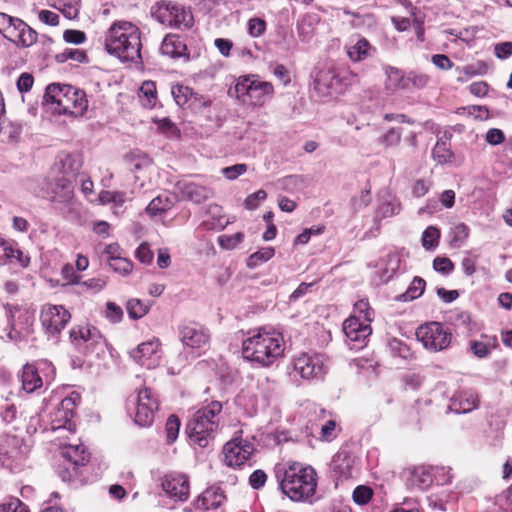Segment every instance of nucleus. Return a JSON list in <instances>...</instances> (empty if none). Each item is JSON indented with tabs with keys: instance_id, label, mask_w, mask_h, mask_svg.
<instances>
[{
	"instance_id": "nucleus-1",
	"label": "nucleus",
	"mask_w": 512,
	"mask_h": 512,
	"mask_svg": "<svg viewBox=\"0 0 512 512\" xmlns=\"http://www.w3.org/2000/svg\"><path fill=\"white\" fill-rule=\"evenodd\" d=\"M249 334L242 342V354L245 359L268 367L283 356L285 342L281 333L259 328Z\"/></svg>"
},
{
	"instance_id": "nucleus-2",
	"label": "nucleus",
	"mask_w": 512,
	"mask_h": 512,
	"mask_svg": "<svg viewBox=\"0 0 512 512\" xmlns=\"http://www.w3.org/2000/svg\"><path fill=\"white\" fill-rule=\"evenodd\" d=\"M106 51L123 62H134L141 58L139 28L128 21H116L105 34Z\"/></svg>"
},
{
	"instance_id": "nucleus-3",
	"label": "nucleus",
	"mask_w": 512,
	"mask_h": 512,
	"mask_svg": "<svg viewBox=\"0 0 512 512\" xmlns=\"http://www.w3.org/2000/svg\"><path fill=\"white\" fill-rule=\"evenodd\" d=\"M221 411V402L212 401L192 415L186 425V434L191 445L201 448L210 445L219 428V414Z\"/></svg>"
},
{
	"instance_id": "nucleus-4",
	"label": "nucleus",
	"mask_w": 512,
	"mask_h": 512,
	"mask_svg": "<svg viewBox=\"0 0 512 512\" xmlns=\"http://www.w3.org/2000/svg\"><path fill=\"white\" fill-rule=\"evenodd\" d=\"M44 103L57 114L83 116L88 109L86 93L71 85L50 84L44 94Z\"/></svg>"
},
{
	"instance_id": "nucleus-5",
	"label": "nucleus",
	"mask_w": 512,
	"mask_h": 512,
	"mask_svg": "<svg viewBox=\"0 0 512 512\" xmlns=\"http://www.w3.org/2000/svg\"><path fill=\"white\" fill-rule=\"evenodd\" d=\"M317 486L316 472L311 466L294 462L284 471L280 482L282 492L292 501H307L315 493Z\"/></svg>"
},
{
	"instance_id": "nucleus-6",
	"label": "nucleus",
	"mask_w": 512,
	"mask_h": 512,
	"mask_svg": "<svg viewBox=\"0 0 512 512\" xmlns=\"http://www.w3.org/2000/svg\"><path fill=\"white\" fill-rule=\"evenodd\" d=\"M43 196L52 202L65 216L76 212L78 203L74 195L72 179L66 176L45 179L42 187Z\"/></svg>"
},
{
	"instance_id": "nucleus-7",
	"label": "nucleus",
	"mask_w": 512,
	"mask_h": 512,
	"mask_svg": "<svg viewBox=\"0 0 512 512\" xmlns=\"http://www.w3.org/2000/svg\"><path fill=\"white\" fill-rule=\"evenodd\" d=\"M234 88L237 99L251 106L261 107L274 96L272 83L261 80L258 75L240 76Z\"/></svg>"
},
{
	"instance_id": "nucleus-8",
	"label": "nucleus",
	"mask_w": 512,
	"mask_h": 512,
	"mask_svg": "<svg viewBox=\"0 0 512 512\" xmlns=\"http://www.w3.org/2000/svg\"><path fill=\"white\" fill-rule=\"evenodd\" d=\"M153 17L171 28L189 29L193 25L192 12L185 6L170 0H161L152 7Z\"/></svg>"
},
{
	"instance_id": "nucleus-9",
	"label": "nucleus",
	"mask_w": 512,
	"mask_h": 512,
	"mask_svg": "<svg viewBox=\"0 0 512 512\" xmlns=\"http://www.w3.org/2000/svg\"><path fill=\"white\" fill-rule=\"evenodd\" d=\"M7 316L6 336L11 341H23L33 333L35 317L33 312L17 306H5Z\"/></svg>"
},
{
	"instance_id": "nucleus-10",
	"label": "nucleus",
	"mask_w": 512,
	"mask_h": 512,
	"mask_svg": "<svg viewBox=\"0 0 512 512\" xmlns=\"http://www.w3.org/2000/svg\"><path fill=\"white\" fill-rule=\"evenodd\" d=\"M294 376L303 380L322 379L328 371V359L320 353H301L292 360Z\"/></svg>"
},
{
	"instance_id": "nucleus-11",
	"label": "nucleus",
	"mask_w": 512,
	"mask_h": 512,
	"mask_svg": "<svg viewBox=\"0 0 512 512\" xmlns=\"http://www.w3.org/2000/svg\"><path fill=\"white\" fill-rule=\"evenodd\" d=\"M80 399L79 393L71 392L62 399L56 409L51 412L50 426L53 432H63L62 437H66V433H73L75 431L73 417Z\"/></svg>"
},
{
	"instance_id": "nucleus-12",
	"label": "nucleus",
	"mask_w": 512,
	"mask_h": 512,
	"mask_svg": "<svg viewBox=\"0 0 512 512\" xmlns=\"http://www.w3.org/2000/svg\"><path fill=\"white\" fill-rule=\"evenodd\" d=\"M417 339L426 349L441 351L451 342V333L439 322L421 325L416 331Z\"/></svg>"
},
{
	"instance_id": "nucleus-13",
	"label": "nucleus",
	"mask_w": 512,
	"mask_h": 512,
	"mask_svg": "<svg viewBox=\"0 0 512 512\" xmlns=\"http://www.w3.org/2000/svg\"><path fill=\"white\" fill-rule=\"evenodd\" d=\"M129 402L135 406V422L139 426H148L153 422L154 413L158 409V401L152 391L146 387L131 395Z\"/></svg>"
},
{
	"instance_id": "nucleus-14",
	"label": "nucleus",
	"mask_w": 512,
	"mask_h": 512,
	"mask_svg": "<svg viewBox=\"0 0 512 512\" xmlns=\"http://www.w3.org/2000/svg\"><path fill=\"white\" fill-rule=\"evenodd\" d=\"M69 311L62 305L46 304L40 312V321L44 332L53 337L58 335L70 321Z\"/></svg>"
},
{
	"instance_id": "nucleus-15",
	"label": "nucleus",
	"mask_w": 512,
	"mask_h": 512,
	"mask_svg": "<svg viewBox=\"0 0 512 512\" xmlns=\"http://www.w3.org/2000/svg\"><path fill=\"white\" fill-rule=\"evenodd\" d=\"M70 339L76 349L84 354L93 353L104 342L99 330L89 325L73 327L70 331Z\"/></svg>"
},
{
	"instance_id": "nucleus-16",
	"label": "nucleus",
	"mask_w": 512,
	"mask_h": 512,
	"mask_svg": "<svg viewBox=\"0 0 512 512\" xmlns=\"http://www.w3.org/2000/svg\"><path fill=\"white\" fill-rule=\"evenodd\" d=\"M343 332L350 349L359 350L366 345L372 329L370 324L360 321L357 316H350L343 323Z\"/></svg>"
},
{
	"instance_id": "nucleus-17",
	"label": "nucleus",
	"mask_w": 512,
	"mask_h": 512,
	"mask_svg": "<svg viewBox=\"0 0 512 512\" xmlns=\"http://www.w3.org/2000/svg\"><path fill=\"white\" fill-rule=\"evenodd\" d=\"M161 344L159 339L153 338L140 343L130 351V357L139 365L152 369L160 364Z\"/></svg>"
},
{
	"instance_id": "nucleus-18",
	"label": "nucleus",
	"mask_w": 512,
	"mask_h": 512,
	"mask_svg": "<svg viewBox=\"0 0 512 512\" xmlns=\"http://www.w3.org/2000/svg\"><path fill=\"white\" fill-rule=\"evenodd\" d=\"M254 452V445L243 439H233L227 442L223 448L224 461L230 467H238L244 464Z\"/></svg>"
},
{
	"instance_id": "nucleus-19",
	"label": "nucleus",
	"mask_w": 512,
	"mask_h": 512,
	"mask_svg": "<svg viewBox=\"0 0 512 512\" xmlns=\"http://www.w3.org/2000/svg\"><path fill=\"white\" fill-rule=\"evenodd\" d=\"M338 68L326 65L319 69L314 77V89L321 96L339 92Z\"/></svg>"
},
{
	"instance_id": "nucleus-20",
	"label": "nucleus",
	"mask_w": 512,
	"mask_h": 512,
	"mask_svg": "<svg viewBox=\"0 0 512 512\" xmlns=\"http://www.w3.org/2000/svg\"><path fill=\"white\" fill-rule=\"evenodd\" d=\"M406 486L410 489L425 490L434 482L433 466L419 465L407 468L404 472Z\"/></svg>"
},
{
	"instance_id": "nucleus-21",
	"label": "nucleus",
	"mask_w": 512,
	"mask_h": 512,
	"mask_svg": "<svg viewBox=\"0 0 512 512\" xmlns=\"http://www.w3.org/2000/svg\"><path fill=\"white\" fill-rule=\"evenodd\" d=\"M179 337L185 347L203 349L208 345L209 334L197 323H189L180 327Z\"/></svg>"
},
{
	"instance_id": "nucleus-22",
	"label": "nucleus",
	"mask_w": 512,
	"mask_h": 512,
	"mask_svg": "<svg viewBox=\"0 0 512 512\" xmlns=\"http://www.w3.org/2000/svg\"><path fill=\"white\" fill-rule=\"evenodd\" d=\"M5 38L18 46L29 47L37 40V33L24 21L15 18Z\"/></svg>"
},
{
	"instance_id": "nucleus-23",
	"label": "nucleus",
	"mask_w": 512,
	"mask_h": 512,
	"mask_svg": "<svg viewBox=\"0 0 512 512\" xmlns=\"http://www.w3.org/2000/svg\"><path fill=\"white\" fill-rule=\"evenodd\" d=\"M162 487L166 494L176 501H185L189 496V481L185 475L169 474L165 476Z\"/></svg>"
},
{
	"instance_id": "nucleus-24",
	"label": "nucleus",
	"mask_w": 512,
	"mask_h": 512,
	"mask_svg": "<svg viewBox=\"0 0 512 512\" xmlns=\"http://www.w3.org/2000/svg\"><path fill=\"white\" fill-rule=\"evenodd\" d=\"M348 58L352 62H361L372 57L376 49L361 35H352L345 45Z\"/></svg>"
},
{
	"instance_id": "nucleus-25",
	"label": "nucleus",
	"mask_w": 512,
	"mask_h": 512,
	"mask_svg": "<svg viewBox=\"0 0 512 512\" xmlns=\"http://www.w3.org/2000/svg\"><path fill=\"white\" fill-rule=\"evenodd\" d=\"M29 263L30 258L23 254L16 242L0 238V265L17 264L27 268Z\"/></svg>"
},
{
	"instance_id": "nucleus-26",
	"label": "nucleus",
	"mask_w": 512,
	"mask_h": 512,
	"mask_svg": "<svg viewBox=\"0 0 512 512\" xmlns=\"http://www.w3.org/2000/svg\"><path fill=\"white\" fill-rule=\"evenodd\" d=\"M65 462L69 464L75 474H81V467L85 466L90 459V454L82 444H65L61 452Z\"/></svg>"
},
{
	"instance_id": "nucleus-27",
	"label": "nucleus",
	"mask_w": 512,
	"mask_h": 512,
	"mask_svg": "<svg viewBox=\"0 0 512 512\" xmlns=\"http://www.w3.org/2000/svg\"><path fill=\"white\" fill-rule=\"evenodd\" d=\"M356 462V458L350 452L342 450L332 458L331 470L340 479H348L353 476Z\"/></svg>"
},
{
	"instance_id": "nucleus-28",
	"label": "nucleus",
	"mask_w": 512,
	"mask_h": 512,
	"mask_svg": "<svg viewBox=\"0 0 512 512\" xmlns=\"http://www.w3.org/2000/svg\"><path fill=\"white\" fill-rule=\"evenodd\" d=\"M178 189L184 199L194 203H202L213 196V190L209 187L193 182L178 183Z\"/></svg>"
},
{
	"instance_id": "nucleus-29",
	"label": "nucleus",
	"mask_w": 512,
	"mask_h": 512,
	"mask_svg": "<svg viewBox=\"0 0 512 512\" xmlns=\"http://www.w3.org/2000/svg\"><path fill=\"white\" fill-rule=\"evenodd\" d=\"M226 497L218 487L207 488L197 499L196 509L216 510L222 507Z\"/></svg>"
},
{
	"instance_id": "nucleus-30",
	"label": "nucleus",
	"mask_w": 512,
	"mask_h": 512,
	"mask_svg": "<svg viewBox=\"0 0 512 512\" xmlns=\"http://www.w3.org/2000/svg\"><path fill=\"white\" fill-rule=\"evenodd\" d=\"M160 51L163 55L170 58H188L186 53V44L182 41L180 36L175 34H168L162 41Z\"/></svg>"
},
{
	"instance_id": "nucleus-31",
	"label": "nucleus",
	"mask_w": 512,
	"mask_h": 512,
	"mask_svg": "<svg viewBox=\"0 0 512 512\" xmlns=\"http://www.w3.org/2000/svg\"><path fill=\"white\" fill-rule=\"evenodd\" d=\"M127 200V194L122 191L102 190L97 196V202L101 205H111L113 212L118 214Z\"/></svg>"
},
{
	"instance_id": "nucleus-32",
	"label": "nucleus",
	"mask_w": 512,
	"mask_h": 512,
	"mask_svg": "<svg viewBox=\"0 0 512 512\" xmlns=\"http://www.w3.org/2000/svg\"><path fill=\"white\" fill-rule=\"evenodd\" d=\"M22 388L27 393H32L42 386V379L33 365H25L21 374Z\"/></svg>"
},
{
	"instance_id": "nucleus-33",
	"label": "nucleus",
	"mask_w": 512,
	"mask_h": 512,
	"mask_svg": "<svg viewBox=\"0 0 512 512\" xmlns=\"http://www.w3.org/2000/svg\"><path fill=\"white\" fill-rule=\"evenodd\" d=\"M319 16L315 13L305 14L298 23L297 30L303 42H309L315 34V25L319 22Z\"/></svg>"
},
{
	"instance_id": "nucleus-34",
	"label": "nucleus",
	"mask_w": 512,
	"mask_h": 512,
	"mask_svg": "<svg viewBox=\"0 0 512 512\" xmlns=\"http://www.w3.org/2000/svg\"><path fill=\"white\" fill-rule=\"evenodd\" d=\"M478 405V398L474 393H461L452 400L453 410L457 413H468Z\"/></svg>"
},
{
	"instance_id": "nucleus-35",
	"label": "nucleus",
	"mask_w": 512,
	"mask_h": 512,
	"mask_svg": "<svg viewBox=\"0 0 512 512\" xmlns=\"http://www.w3.org/2000/svg\"><path fill=\"white\" fill-rule=\"evenodd\" d=\"M59 169L63 173L62 176L72 177L81 168V159L75 154H62L59 156Z\"/></svg>"
},
{
	"instance_id": "nucleus-36",
	"label": "nucleus",
	"mask_w": 512,
	"mask_h": 512,
	"mask_svg": "<svg viewBox=\"0 0 512 512\" xmlns=\"http://www.w3.org/2000/svg\"><path fill=\"white\" fill-rule=\"evenodd\" d=\"M174 206V199L167 195H158L146 207V213L151 217L160 215Z\"/></svg>"
},
{
	"instance_id": "nucleus-37",
	"label": "nucleus",
	"mask_w": 512,
	"mask_h": 512,
	"mask_svg": "<svg viewBox=\"0 0 512 512\" xmlns=\"http://www.w3.org/2000/svg\"><path fill=\"white\" fill-rule=\"evenodd\" d=\"M139 99L143 107L149 109L155 107L157 103V90L154 82L145 81L142 83L139 91Z\"/></svg>"
},
{
	"instance_id": "nucleus-38",
	"label": "nucleus",
	"mask_w": 512,
	"mask_h": 512,
	"mask_svg": "<svg viewBox=\"0 0 512 512\" xmlns=\"http://www.w3.org/2000/svg\"><path fill=\"white\" fill-rule=\"evenodd\" d=\"M433 158L440 164L451 163L454 157L448 139L441 137L432 150Z\"/></svg>"
},
{
	"instance_id": "nucleus-39",
	"label": "nucleus",
	"mask_w": 512,
	"mask_h": 512,
	"mask_svg": "<svg viewBox=\"0 0 512 512\" xmlns=\"http://www.w3.org/2000/svg\"><path fill=\"white\" fill-rule=\"evenodd\" d=\"M425 286V280L419 276H415L407 290L403 294L399 295L397 298L398 300L404 302L417 299L424 293Z\"/></svg>"
},
{
	"instance_id": "nucleus-40",
	"label": "nucleus",
	"mask_w": 512,
	"mask_h": 512,
	"mask_svg": "<svg viewBox=\"0 0 512 512\" xmlns=\"http://www.w3.org/2000/svg\"><path fill=\"white\" fill-rule=\"evenodd\" d=\"M275 255V249L272 247H263L258 251L251 254L246 262V265L250 269H254L259 265L269 261Z\"/></svg>"
},
{
	"instance_id": "nucleus-41",
	"label": "nucleus",
	"mask_w": 512,
	"mask_h": 512,
	"mask_svg": "<svg viewBox=\"0 0 512 512\" xmlns=\"http://www.w3.org/2000/svg\"><path fill=\"white\" fill-rule=\"evenodd\" d=\"M400 212V202L395 198L383 200L377 209V216L380 218L392 217Z\"/></svg>"
},
{
	"instance_id": "nucleus-42",
	"label": "nucleus",
	"mask_w": 512,
	"mask_h": 512,
	"mask_svg": "<svg viewBox=\"0 0 512 512\" xmlns=\"http://www.w3.org/2000/svg\"><path fill=\"white\" fill-rule=\"evenodd\" d=\"M387 75V88L390 90H396L399 88H405L407 86L406 79L402 72L394 67H388L386 69Z\"/></svg>"
},
{
	"instance_id": "nucleus-43",
	"label": "nucleus",
	"mask_w": 512,
	"mask_h": 512,
	"mask_svg": "<svg viewBox=\"0 0 512 512\" xmlns=\"http://www.w3.org/2000/svg\"><path fill=\"white\" fill-rule=\"evenodd\" d=\"M352 316H357L360 321L369 324L373 320L374 311L366 299H361L354 304Z\"/></svg>"
},
{
	"instance_id": "nucleus-44",
	"label": "nucleus",
	"mask_w": 512,
	"mask_h": 512,
	"mask_svg": "<svg viewBox=\"0 0 512 512\" xmlns=\"http://www.w3.org/2000/svg\"><path fill=\"white\" fill-rule=\"evenodd\" d=\"M440 238V231L434 227H427L422 234V246L426 250L434 249L438 246Z\"/></svg>"
},
{
	"instance_id": "nucleus-45",
	"label": "nucleus",
	"mask_w": 512,
	"mask_h": 512,
	"mask_svg": "<svg viewBox=\"0 0 512 512\" xmlns=\"http://www.w3.org/2000/svg\"><path fill=\"white\" fill-rule=\"evenodd\" d=\"M110 268L123 276H127L132 272L133 263L126 257L114 258L109 262Z\"/></svg>"
},
{
	"instance_id": "nucleus-46",
	"label": "nucleus",
	"mask_w": 512,
	"mask_h": 512,
	"mask_svg": "<svg viewBox=\"0 0 512 512\" xmlns=\"http://www.w3.org/2000/svg\"><path fill=\"white\" fill-rule=\"evenodd\" d=\"M126 309L132 319H140L148 312V306L138 299H131L127 302Z\"/></svg>"
},
{
	"instance_id": "nucleus-47",
	"label": "nucleus",
	"mask_w": 512,
	"mask_h": 512,
	"mask_svg": "<svg viewBox=\"0 0 512 512\" xmlns=\"http://www.w3.org/2000/svg\"><path fill=\"white\" fill-rule=\"evenodd\" d=\"M0 512H28V507L20 499L8 497L0 504Z\"/></svg>"
},
{
	"instance_id": "nucleus-48",
	"label": "nucleus",
	"mask_w": 512,
	"mask_h": 512,
	"mask_svg": "<svg viewBox=\"0 0 512 512\" xmlns=\"http://www.w3.org/2000/svg\"><path fill=\"white\" fill-rule=\"evenodd\" d=\"M180 420L175 415H170L166 421L165 431L166 438L169 444L173 443L179 434Z\"/></svg>"
},
{
	"instance_id": "nucleus-49",
	"label": "nucleus",
	"mask_w": 512,
	"mask_h": 512,
	"mask_svg": "<svg viewBox=\"0 0 512 512\" xmlns=\"http://www.w3.org/2000/svg\"><path fill=\"white\" fill-rule=\"evenodd\" d=\"M244 239L242 232H237L233 235H222L218 238V244L221 248L226 250H232L239 245Z\"/></svg>"
},
{
	"instance_id": "nucleus-50",
	"label": "nucleus",
	"mask_w": 512,
	"mask_h": 512,
	"mask_svg": "<svg viewBox=\"0 0 512 512\" xmlns=\"http://www.w3.org/2000/svg\"><path fill=\"white\" fill-rule=\"evenodd\" d=\"M452 238L451 243L454 246L459 247L469 236V228L464 223L456 224L451 231Z\"/></svg>"
},
{
	"instance_id": "nucleus-51",
	"label": "nucleus",
	"mask_w": 512,
	"mask_h": 512,
	"mask_svg": "<svg viewBox=\"0 0 512 512\" xmlns=\"http://www.w3.org/2000/svg\"><path fill=\"white\" fill-rule=\"evenodd\" d=\"M248 33L251 37L257 38L262 36L266 31V22L262 18L254 17L249 19L247 23Z\"/></svg>"
},
{
	"instance_id": "nucleus-52",
	"label": "nucleus",
	"mask_w": 512,
	"mask_h": 512,
	"mask_svg": "<svg viewBox=\"0 0 512 512\" xmlns=\"http://www.w3.org/2000/svg\"><path fill=\"white\" fill-rule=\"evenodd\" d=\"M172 95L179 106H184L193 96V92L187 86L178 85L172 88Z\"/></svg>"
},
{
	"instance_id": "nucleus-53",
	"label": "nucleus",
	"mask_w": 512,
	"mask_h": 512,
	"mask_svg": "<svg viewBox=\"0 0 512 512\" xmlns=\"http://www.w3.org/2000/svg\"><path fill=\"white\" fill-rule=\"evenodd\" d=\"M105 316L110 322L118 323L123 318V310L116 303L107 302Z\"/></svg>"
},
{
	"instance_id": "nucleus-54",
	"label": "nucleus",
	"mask_w": 512,
	"mask_h": 512,
	"mask_svg": "<svg viewBox=\"0 0 512 512\" xmlns=\"http://www.w3.org/2000/svg\"><path fill=\"white\" fill-rule=\"evenodd\" d=\"M435 475L434 482L438 485L450 484L452 480L451 469L449 467H433Z\"/></svg>"
},
{
	"instance_id": "nucleus-55",
	"label": "nucleus",
	"mask_w": 512,
	"mask_h": 512,
	"mask_svg": "<svg viewBox=\"0 0 512 512\" xmlns=\"http://www.w3.org/2000/svg\"><path fill=\"white\" fill-rule=\"evenodd\" d=\"M373 495L371 488L367 486H358L353 492V500L360 505H364L369 502Z\"/></svg>"
},
{
	"instance_id": "nucleus-56",
	"label": "nucleus",
	"mask_w": 512,
	"mask_h": 512,
	"mask_svg": "<svg viewBox=\"0 0 512 512\" xmlns=\"http://www.w3.org/2000/svg\"><path fill=\"white\" fill-rule=\"evenodd\" d=\"M247 165L244 163L235 164L229 167H225L222 169V174L228 179V180H235L239 176L243 175L247 172Z\"/></svg>"
},
{
	"instance_id": "nucleus-57",
	"label": "nucleus",
	"mask_w": 512,
	"mask_h": 512,
	"mask_svg": "<svg viewBox=\"0 0 512 512\" xmlns=\"http://www.w3.org/2000/svg\"><path fill=\"white\" fill-rule=\"evenodd\" d=\"M339 80V92L343 90V88L351 85L357 81V74L353 73L348 69H339L338 68V77Z\"/></svg>"
},
{
	"instance_id": "nucleus-58",
	"label": "nucleus",
	"mask_w": 512,
	"mask_h": 512,
	"mask_svg": "<svg viewBox=\"0 0 512 512\" xmlns=\"http://www.w3.org/2000/svg\"><path fill=\"white\" fill-rule=\"evenodd\" d=\"M433 268L439 273L448 275L453 271L454 264L449 258L436 257L433 261Z\"/></svg>"
},
{
	"instance_id": "nucleus-59",
	"label": "nucleus",
	"mask_w": 512,
	"mask_h": 512,
	"mask_svg": "<svg viewBox=\"0 0 512 512\" xmlns=\"http://www.w3.org/2000/svg\"><path fill=\"white\" fill-rule=\"evenodd\" d=\"M428 507L433 510L445 511L450 509L448 506V501H446L445 497L440 494H431L427 497Z\"/></svg>"
},
{
	"instance_id": "nucleus-60",
	"label": "nucleus",
	"mask_w": 512,
	"mask_h": 512,
	"mask_svg": "<svg viewBox=\"0 0 512 512\" xmlns=\"http://www.w3.org/2000/svg\"><path fill=\"white\" fill-rule=\"evenodd\" d=\"M267 197V193L265 190L260 189L252 194H250L245 200V207L248 210H254L259 206L261 201H264Z\"/></svg>"
},
{
	"instance_id": "nucleus-61",
	"label": "nucleus",
	"mask_w": 512,
	"mask_h": 512,
	"mask_svg": "<svg viewBox=\"0 0 512 512\" xmlns=\"http://www.w3.org/2000/svg\"><path fill=\"white\" fill-rule=\"evenodd\" d=\"M431 187V181L428 179H418L413 183L412 194L414 197H423L428 193Z\"/></svg>"
},
{
	"instance_id": "nucleus-62",
	"label": "nucleus",
	"mask_w": 512,
	"mask_h": 512,
	"mask_svg": "<svg viewBox=\"0 0 512 512\" xmlns=\"http://www.w3.org/2000/svg\"><path fill=\"white\" fill-rule=\"evenodd\" d=\"M136 257L141 263L150 264L153 261L154 254L147 243H142L136 250Z\"/></svg>"
},
{
	"instance_id": "nucleus-63",
	"label": "nucleus",
	"mask_w": 512,
	"mask_h": 512,
	"mask_svg": "<svg viewBox=\"0 0 512 512\" xmlns=\"http://www.w3.org/2000/svg\"><path fill=\"white\" fill-rule=\"evenodd\" d=\"M401 140V131L399 129L391 128L382 137L381 142L387 147L397 145Z\"/></svg>"
},
{
	"instance_id": "nucleus-64",
	"label": "nucleus",
	"mask_w": 512,
	"mask_h": 512,
	"mask_svg": "<svg viewBox=\"0 0 512 512\" xmlns=\"http://www.w3.org/2000/svg\"><path fill=\"white\" fill-rule=\"evenodd\" d=\"M494 52L497 58L507 59L512 55V42H501L495 45Z\"/></svg>"
}]
</instances>
